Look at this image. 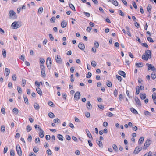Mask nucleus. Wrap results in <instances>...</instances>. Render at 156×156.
I'll return each instance as SVG.
<instances>
[{"label":"nucleus","mask_w":156,"mask_h":156,"mask_svg":"<svg viewBox=\"0 0 156 156\" xmlns=\"http://www.w3.org/2000/svg\"><path fill=\"white\" fill-rule=\"evenodd\" d=\"M151 57V51L149 50L145 51V54H144L142 55V58L144 60L147 61L149 58Z\"/></svg>","instance_id":"f257e3e1"},{"label":"nucleus","mask_w":156,"mask_h":156,"mask_svg":"<svg viewBox=\"0 0 156 156\" xmlns=\"http://www.w3.org/2000/svg\"><path fill=\"white\" fill-rule=\"evenodd\" d=\"M21 26V23L18 22H14L12 24L11 26L13 27L14 29H16Z\"/></svg>","instance_id":"f03ea898"},{"label":"nucleus","mask_w":156,"mask_h":156,"mask_svg":"<svg viewBox=\"0 0 156 156\" xmlns=\"http://www.w3.org/2000/svg\"><path fill=\"white\" fill-rule=\"evenodd\" d=\"M9 18L12 19L16 18V15L15 12L12 10H11L9 12Z\"/></svg>","instance_id":"7ed1b4c3"},{"label":"nucleus","mask_w":156,"mask_h":156,"mask_svg":"<svg viewBox=\"0 0 156 156\" xmlns=\"http://www.w3.org/2000/svg\"><path fill=\"white\" fill-rule=\"evenodd\" d=\"M47 67L48 69H50L51 67V59L50 57H48L46 60Z\"/></svg>","instance_id":"20e7f679"},{"label":"nucleus","mask_w":156,"mask_h":156,"mask_svg":"<svg viewBox=\"0 0 156 156\" xmlns=\"http://www.w3.org/2000/svg\"><path fill=\"white\" fill-rule=\"evenodd\" d=\"M146 65L148 67V70H151L153 71H155L156 69L155 67L151 64L147 63Z\"/></svg>","instance_id":"39448f33"},{"label":"nucleus","mask_w":156,"mask_h":156,"mask_svg":"<svg viewBox=\"0 0 156 156\" xmlns=\"http://www.w3.org/2000/svg\"><path fill=\"white\" fill-rule=\"evenodd\" d=\"M16 150L19 156H22V151L21 147L19 144H17L16 146Z\"/></svg>","instance_id":"423d86ee"},{"label":"nucleus","mask_w":156,"mask_h":156,"mask_svg":"<svg viewBox=\"0 0 156 156\" xmlns=\"http://www.w3.org/2000/svg\"><path fill=\"white\" fill-rule=\"evenodd\" d=\"M151 143V141L150 140L148 139L144 143L143 149H146L149 146Z\"/></svg>","instance_id":"0eeeda50"},{"label":"nucleus","mask_w":156,"mask_h":156,"mask_svg":"<svg viewBox=\"0 0 156 156\" xmlns=\"http://www.w3.org/2000/svg\"><path fill=\"white\" fill-rule=\"evenodd\" d=\"M80 94L79 92L77 91L76 92L74 95V100L78 101L80 99Z\"/></svg>","instance_id":"6e6552de"},{"label":"nucleus","mask_w":156,"mask_h":156,"mask_svg":"<svg viewBox=\"0 0 156 156\" xmlns=\"http://www.w3.org/2000/svg\"><path fill=\"white\" fill-rule=\"evenodd\" d=\"M142 149V148L140 146V147L139 146H138L137 147H136L134 150L133 154H137Z\"/></svg>","instance_id":"1a4fd4ad"},{"label":"nucleus","mask_w":156,"mask_h":156,"mask_svg":"<svg viewBox=\"0 0 156 156\" xmlns=\"http://www.w3.org/2000/svg\"><path fill=\"white\" fill-rule=\"evenodd\" d=\"M55 58L56 61L57 63L59 64H61L62 63V59L60 56L57 55V56L55 57Z\"/></svg>","instance_id":"9d476101"},{"label":"nucleus","mask_w":156,"mask_h":156,"mask_svg":"<svg viewBox=\"0 0 156 156\" xmlns=\"http://www.w3.org/2000/svg\"><path fill=\"white\" fill-rule=\"evenodd\" d=\"M135 101L136 104L137 105L139 106H141V103L140 100L137 97H135Z\"/></svg>","instance_id":"9b49d317"},{"label":"nucleus","mask_w":156,"mask_h":156,"mask_svg":"<svg viewBox=\"0 0 156 156\" xmlns=\"http://www.w3.org/2000/svg\"><path fill=\"white\" fill-rule=\"evenodd\" d=\"M44 135V131L41 129H40L39 136L41 138H43Z\"/></svg>","instance_id":"f8f14e48"},{"label":"nucleus","mask_w":156,"mask_h":156,"mask_svg":"<svg viewBox=\"0 0 156 156\" xmlns=\"http://www.w3.org/2000/svg\"><path fill=\"white\" fill-rule=\"evenodd\" d=\"M108 2L112 3L115 6H117L118 5V3L116 0H109Z\"/></svg>","instance_id":"ddd939ff"},{"label":"nucleus","mask_w":156,"mask_h":156,"mask_svg":"<svg viewBox=\"0 0 156 156\" xmlns=\"http://www.w3.org/2000/svg\"><path fill=\"white\" fill-rule=\"evenodd\" d=\"M78 47L81 50H83L85 48V45L83 43H80L78 45Z\"/></svg>","instance_id":"4468645a"},{"label":"nucleus","mask_w":156,"mask_h":156,"mask_svg":"<svg viewBox=\"0 0 156 156\" xmlns=\"http://www.w3.org/2000/svg\"><path fill=\"white\" fill-rule=\"evenodd\" d=\"M96 143L99 147L101 148L103 147V144L102 142L100 140H97Z\"/></svg>","instance_id":"2eb2a0df"},{"label":"nucleus","mask_w":156,"mask_h":156,"mask_svg":"<svg viewBox=\"0 0 156 156\" xmlns=\"http://www.w3.org/2000/svg\"><path fill=\"white\" fill-rule=\"evenodd\" d=\"M140 98L142 100H144L146 98V94L145 93H140Z\"/></svg>","instance_id":"dca6fc26"},{"label":"nucleus","mask_w":156,"mask_h":156,"mask_svg":"<svg viewBox=\"0 0 156 156\" xmlns=\"http://www.w3.org/2000/svg\"><path fill=\"white\" fill-rule=\"evenodd\" d=\"M10 73L9 69L8 68H6L5 70V75L6 76H8Z\"/></svg>","instance_id":"f3484780"},{"label":"nucleus","mask_w":156,"mask_h":156,"mask_svg":"<svg viewBox=\"0 0 156 156\" xmlns=\"http://www.w3.org/2000/svg\"><path fill=\"white\" fill-rule=\"evenodd\" d=\"M118 73L120 75L123 76L124 77H125L126 76V75L125 72L122 71H119L118 72Z\"/></svg>","instance_id":"a211bd4d"},{"label":"nucleus","mask_w":156,"mask_h":156,"mask_svg":"<svg viewBox=\"0 0 156 156\" xmlns=\"http://www.w3.org/2000/svg\"><path fill=\"white\" fill-rule=\"evenodd\" d=\"M36 90L37 93L40 95L41 96L42 95V92L40 89V88L39 87H38L37 88H36Z\"/></svg>","instance_id":"6ab92c4d"},{"label":"nucleus","mask_w":156,"mask_h":156,"mask_svg":"<svg viewBox=\"0 0 156 156\" xmlns=\"http://www.w3.org/2000/svg\"><path fill=\"white\" fill-rule=\"evenodd\" d=\"M34 106L36 110H39L40 108L39 105L37 103H34Z\"/></svg>","instance_id":"aec40b11"},{"label":"nucleus","mask_w":156,"mask_h":156,"mask_svg":"<svg viewBox=\"0 0 156 156\" xmlns=\"http://www.w3.org/2000/svg\"><path fill=\"white\" fill-rule=\"evenodd\" d=\"M86 131L87 133V136L90 138H92V135L88 129H86Z\"/></svg>","instance_id":"412c9836"},{"label":"nucleus","mask_w":156,"mask_h":156,"mask_svg":"<svg viewBox=\"0 0 156 156\" xmlns=\"http://www.w3.org/2000/svg\"><path fill=\"white\" fill-rule=\"evenodd\" d=\"M136 94L137 95L139 94L140 91V87L139 86H136Z\"/></svg>","instance_id":"4be33fe9"},{"label":"nucleus","mask_w":156,"mask_h":156,"mask_svg":"<svg viewBox=\"0 0 156 156\" xmlns=\"http://www.w3.org/2000/svg\"><path fill=\"white\" fill-rule=\"evenodd\" d=\"M87 108L89 110H90V108H91L92 105L89 101H88V102H87Z\"/></svg>","instance_id":"5701e85b"},{"label":"nucleus","mask_w":156,"mask_h":156,"mask_svg":"<svg viewBox=\"0 0 156 156\" xmlns=\"http://www.w3.org/2000/svg\"><path fill=\"white\" fill-rule=\"evenodd\" d=\"M67 25L66 22H65L64 20L61 23V27L62 28H64L66 27Z\"/></svg>","instance_id":"b1692460"},{"label":"nucleus","mask_w":156,"mask_h":156,"mask_svg":"<svg viewBox=\"0 0 156 156\" xmlns=\"http://www.w3.org/2000/svg\"><path fill=\"white\" fill-rule=\"evenodd\" d=\"M130 110L132 113L135 114H138V113L137 110L133 108H130Z\"/></svg>","instance_id":"393cba45"},{"label":"nucleus","mask_w":156,"mask_h":156,"mask_svg":"<svg viewBox=\"0 0 156 156\" xmlns=\"http://www.w3.org/2000/svg\"><path fill=\"white\" fill-rule=\"evenodd\" d=\"M57 137L61 141L63 140V136L62 135L60 134H58L57 135Z\"/></svg>","instance_id":"a878e982"},{"label":"nucleus","mask_w":156,"mask_h":156,"mask_svg":"<svg viewBox=\"0 0 156 156\" xmlns=\"http://www.w3.org/2000/svg\"><path fill=\"white\" fill-rule=\"evenodd\" d=\"M144 140V138L142 136L140 137V139H139V141H138V143L139 144H142Z\"/></svg>","instance_id":"bb28decb"},{"label":"nucleus","mask_w":156,"mask_h":156,"mask_svg":"<svg viewBox=\"0 0 156 156\" xmlns=\"http://www.w3.org/2000/svg\"><path fill=\"white\" fill-rule=\"evenodd\" d=\"M12 112L14 114L17 115L18 114L19 111L17 108H14L12 110Z\"/></svg>","instance_id":"cd10ccee"},{"label":"nucleus","mask_w":156,"mask_h":156,"mask_svg":"<svg viewBox=\"0 0 156 156\" xmlns=\"http://www.w3.org/2000/svg\"><path fill=\"white\" fill-rule=\"evenodd\" d=\"M144 114L145 115L147 116H151V114L150 112L148 111H145Z\"/></svg>","instance_id":"c85d7f7f"},{"label":"nucleus","mask_w":156,"mask_h":156,"mask_svg":"<svg viewBox=\"0 0 156 156\" xmlns=\"http://www.w3.org/2000/svg\"><path fill=\"white\" fill-rule=\"evenodd\" d=\"M23 98H24V101L25 103L27 104H28V98H27V96L24 95H23Z\"/></svg>","instance_id":"c756f323"},{"label":"nucleus","mask_w":156,"mask_h":156,"mask_svg":"<svg viewBox=\"0 0 156 156\" xmlns=\"http://www.w3.org/2000/svg\"><path fill=\"white\" fill-rule=\"evenodd\" d=\"M49 117L51 118H53L55 117V115L52 112H50L48 114Z\"/></svg>","instance_id":"7c9ffc66"},{"label":"nucleus","mask_w":156,"mask_h":156,"mask_svg":"<svg viewBox=\"0 0 156 156\" xmlns=\"http://www.w3.org/2000/svg\"><path fill=\"white\" fill-rule=\"evenodd\" d=\"M112 148L114 151H118V148L116 145L115 144H113L112 145Z\"/></svg>","instance_id":"2f4dec72"},{"label":"nucleus","mask_w":156,"mask_h":156,"mask_svg":"<svg viewBox=\"0 0 156 156\" xmlns=\"http://www.w3.org/2000/svg\"><path fill=\"white\" fill-rule=\"evenodd\" d=\"M136 66L138 67H141L143 66V64L142 63H138L136 64Z\"/></svg>","instance_id":"473e14b6"},{"label":"nucleus","mask_w":156,"mask_h":156,"mask_svg":"<svg viewBox=\"0 0 156 156\" xmlns=\"http://www.w3.org/2000/svg\"><path fill=\"white\" fill-rule=\"evenodd\" d=\"M2 51L3 56L4 58H5L6 57V51L4 49H2Z\"/></svg>","instance_id":"72a5a7b5"},{"label":"nucleus","mask_w":156,"mask_h":156,"mask_svg":"<svg viewBox=\"0 0 156 156\" xmlns=\"http://www.w3.org/2000/svg\"><path fill=\"white\" fill-rule=\"evenodd\" d=\"M43 11V9L42 7H40L38 10V13L39 14L41 13Z\"/></svg>","instance_id":"f704fd0d"},{"label":"nucleus","mask_w":156,"mask_h":156,"mask_svg":"<svg viewBox=\"0 0 156 156\" xmlns=\"http://www.w3.org/2000/svg\"><path fill=\"white\" fill-rule=\"evenodd\" d=\"M54 122L56 123H59L60 122V120L58 118L55 119L53 120Z\"/></svg>","instance_id":"c9c22d12"},{"label":"nucleus","mask_w":156,"mask_h":156,"mask_svg":"<svg viewBox=\"0 0 156 156\" xmlns=\"http://www.w3.org/2000/svg\"><path fill=\"white\" fill-rule=\"evenodd\" d=\"M17 89L19 94H21L22 92L21 88L19 86H17Z\"/></svg>","instance_id":"e433bc0d"},{"label":"nucleus","mask_w":156,"mask_h":156,"mask_svg":"<svg viewBox=\"0 0 156 156\" xmlns=\"http://www.w3.org/2000/svg\"><path fill=\"white\" fill-rule=\"evenodd\" d=\"M5 130V127L4 125H2L1 127V131L2 132H4Z\"/></svg>","instance_id":"4c0bfd02"},{"label":"nucleus","mask_w":156,"mask_h":156,"mask_svg":"<svg viewBox=\"0 0 156 156\" xmlns=\"http://www.w3.org/2000/svg\"><path fill=\"white\" fill-rule=\"evenodd\" d=\"M107 86L109 87H111L112 86V83L111 82L109 81H108L106 84Z\"/></svg>","instance_id":"58836bf2"},{"label":"nucleus","mask_w":156,"mask_h":156,"mask_svg":"<svg viewBox=\"0 0 156 156\" xmlns=\"http://www.w3.org/2000/svg\"><path fill=\"white\" fill-rule=\"evenodd\" d=\"M10 154L11 156H14L15 152L14 151L13 149H12L10 151Z\"/></svg>","instance_id":"ea45409f"},{"label":"nucleus","mask_w":156,"mask_h":156,"mask_svg":"<svg viewBox=\"0 0 156 156\" xmlns=\"http://www.w3.org/2000/svg\"><path fill=\"white\" fill-rule=\"evenodd\" d=\"M26 130L28 132L32 130V128L30 126L28 125L27 127Z\"/></svg>","instance_id":"a19ab883"},{"label":"nucleus","mask_w":156,"mask_h":156,"mask_svg":"<svg viewBox=\"0 0 156 156\" xmlns=\"http://www.w3.org/2000/svg\"><path fill=\"white\" fill-rule=\"evenodd\" d=\"M45 62V60L43 58H40V62L42 64H43Z\"/></svg>","instance_id":"79ce46f5"},{"label":"nucleus","mask_w":156,"mask_h":156,"mask_svg":"<svg viewBox=\"0 0 156 156\" xmlns=\"http://www.w3.org/2000/svg\"><path fill=\"white\" fill-rule=\"evenodd\" d=\"M151 77L153 80H154L156 78V75L152 73L151 75Z\"/></svg>","instance_id":"37998d69"},{"label":"nucleus","mask_w":156,"mask_h":156,"mask_svg":"<svg viewBox=\"0 0 156 156\" xmlns=\"http://www.w3.org/2000/svg\"><path fill=\"white\" fill-rule=\"evenodd\" d=\"M55 17H52L50 19V21L51 23H54L55 21Z\"/></svg>","instance_id":"c03bdc74"},{"label":"nucleus","mask_w":156,"mask_h":156,"mask_svg":"<svg viewBox=\"0 0 156 156\" xmlns=\"http://www.w3.org/2000/svg\"><path fill=\"white\" fill-rule=\"evenodd\" d=\"M91 75H92L91 73L90 72H88L87 74L86 75V77L87 78H90L91 76Z\"/></svg>","instance_id":"a18cd8bd"},{"label":"nucleus","mask_w":156,"mask_h":156,"mask_svg":"<svg viewBox=\"0 0 156 156\" xmlns=\"http://www.w3.org/2000/svg\"><path fill=\"white\" fill-rule=\"evenodd\" d=\"M69 5L70 7L72 10H75V8L73 4H69Z\"/></svg>","instance_id":"49530a36"},{"label":"nucleus","mask_w":156,"mask_h":156,"mask_svg":"<svg viewBox=\"0 0 156 156\" xmlns=\"http://www.w3.org/2000/svg\"><path fill=\"white\" fill-rule=\"evenodd\" d=\"M151 6L150 5H148L147 7V11L149 13L150 12L151 10Z\"/></svg>","instance_id":"de8ad7c7"},{"label":"nucleus","mask_w":156,"mask_h":156,"mask_svg":"<svg viewBox=\"0 0 156 156\" xmlns=\"http://www.w3.org/2000/svg\"><path fill=\"white\" fill-rule=\"evenodd\" d=\"M46 152L48 155H50L52 154L51 151L50 149L46 151Z\"/></svg>","instance_id":"09e8293b"},{"label":"nucleus","mask_w":156,"mask_h":156,"mask_svg":"<svg viewBox=\"0 0 156 156\" xmlns=\"http://www.w3.org/2000/svg\"><path fill=\"white\" fill-rule=\"evenodd\" d=\"M41 75H42V76L43 77H44L45 76V70H41Z\"/></svg>","instance_id":"8fccbe9b"},{"label":"nucleus","mask_w":156,"mask_h":156,"mask_svg":"<svg viewBox=\"0 0 156 156\" xmlns=\"http://www.w3.org/2000/svg\"><path fill=\"white\" fill-rule=\"evenodd\" d=\"M91 65L92 66L95 67L96 66V63L95 61H92L91 63Z\"/></svg>","instance_id":"3c124183"},{"label":"nucleus","mask_w":156,"mask_h":156,"mask_svg":"<svg viewBox=\"0 0 156 156\" xmlns=\"http://www.w3.org/2000/svg\"><path fill=\"white\" fill-rule=\"evenodd\" d=\"M34 127L36 130L39 129L40 130V129H41L40 127V126L39 125L37 124L35 125Z\"/></svg>","instance_id":"603ef678"},{"label":"nucleus","mask_w":156,"mask_h":156,"mask_svg":"<svg viewBox=\"0 0 156 156\" xmlns=\"http://www.w3.org/2000/svg\"><path fill=\"white\" fill-rule=\"evenodd\" d=\"M132 4L133 5L135 9H136L137 8V5L134 1L132 2Z\"/></svg>","instance_id":"864d4df0"},{"label":"nucleus","mask_w":156,"mask_h":156,"mask_svg":"<svg viewBox=\"0 0 156 156\" xmlns=\"http://www.w3.org/2000/svg\"><path fill=\"white\" fill-rule=\"evenodd\" d=\"M116 77L117 78V79L120 82H121V81L122 77L121 76L117 75H116Z\"/></svg>","instance_id":"5fc2aeb1"},{"label":"nucleus","mask_w":156,"mask_h":156,"mask_svg":"<svg viewBox=\"0 0 156 156\" xmlns=\"http://www.w3.org/2000/svg\"><path fill=\"white\" fill-rule=\"evenodd\" d=\"M106 115L107 116L109 117H112L113 115L111 112H108L107 114Z\"/></svg>","instance_id":"6e6d98bb"},{"label":"nucleus","mask_w":156,"mask_h":156,"mask_svg":"<svg viewBox=\"0 0 156 156\" xmlns=\"http://www.w3.org/2000/svg\"><path fill=\"white\" fill-rule=\"evenodd\" d=\"M12 86V84L11 82H9L8 84V87L9 88H11Z\"/></svg>","instance_id":"4d7b16f0"},{"label":"nucleus","mask_w":156,"mask_h":156,"mask_svg":"<svg viewBox=\"0 0 156 156\" xmlns=\"http://www.w3.org/2000/svg\"><path fill=\"white\" fill-rule=\"evenodd\" d=\"M147 39L148 41L151 42H154L153 40L150 37H147Z\"/></svg>","instance_id":"13d9d810"},{"label":"nucleus","mask_w":156,"mask_h":156,"mask_svg":"<svg viewBox=\"0 0 156 156\" xmlns=\"http://www.w3.org/2000/svg\"><path fill=\"white\" fill-rule=\"evenodd\" d=\"M73 74H71L70 76V81L72 82H73L74 81V79L73 78Z\"/></svg>","instance_id":"bf43d9fd"},{"label":"nucleus","mask_w":156,"mask_h":156,"mask_svg":"<svg viewBox=\"0 0 156 156\" xmlns=\"http://www.w3.org/2000/svg\"><path fill=\"white\" fill-rule=\"evenodd\" d=\"M48 105L51 107H53L54 106V104L52 101H49L48 103Z\"/></svg>","instance_id":"052dcab7"},{"label":"nucleus","mask_w":156,"mask_h":156,"mask_svg":"<svg viewBox=\"0 0 156 156\" xmlns=\"http://www.w3.org/2000/svg\"><path fill=\"white\" fill-rule=\"evenodd\" d=\"M39 151L38 148L34 147L33 148V151L35 153H37Z\"/></svg>","instance_id":"680f3d73"},{"label":"nucleus","mask_w":156,"mask_h":156,"mask_svg":"<svg viewBox=\"0 0 156 156\" xmlns=\"http://www.w3.org/2000/svg\"><path fill=\"white\" fill-rule=\"evenodd\" d=\"M92 27H88L86 29V31L87 32H90L91 30H92Z\"/></svg>","instance_id":"e2e57ef3"},{"label":"nucleus","mask_w":156,"mask_h":156,"mask_svg":"<svg viewBox=\"0 0 156 156\" xmlns=\"http://www.w3.org/2000/svg\"><path fill=\"white\" fill-rule=\"evenodd\" d=\"M8 150V147L7 146H5L3 152L4 153H6Z\"/></svg>","instance_id":"0e129e2a"},{"label":"nucleus","mask_w":156,"mask_h":156,"mask_svg":"<svg viewBox=\"0 0 156 156\" xmlns=\"http://www.w3.org/2000/svg\"><path fill=\"white\" fill-rule=\"evenodd\" d=\"M83 14L85 15L87 17H89L90 16V14L87 12H83Z\"/></svg>","instance_id":"69168bd1"},{"label":"nucleus","mask_w":156,"mask_h":156,"mask_svg":"<svg viewBox=\"0 0 156 156\" xmlns=\"http://www.w3.org/2000/svg\"><path fill=\"white\" fill-rule=\"evenodd\" d=\"M152 99L153 100H155L156 99V93H154L152 95Z\"/></svg>","instance_id":"338daca9"},{"label":"nucleus","mask_w":156,"mask_h":156,"mask_svg":"<svg viewBox=\"0 0 156 156\" xmlns=\"http://www.w3.org/2000/svg\"><path fill=\"white\" fill-rule=\"evenodd\" d=\"M12 79L14 81H16V75H14L12 76Z\"/></svg>","instance_id":"774afa93"}]
</instances>
